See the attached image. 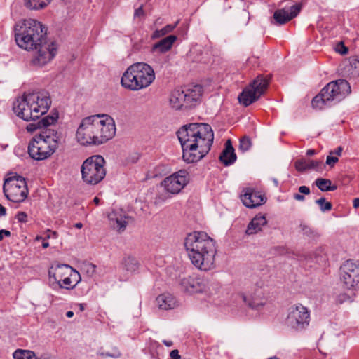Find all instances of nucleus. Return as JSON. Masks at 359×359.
Instances as JSON below:
<instances>
[{
  "label": "nucleus",
  "instance_id": "nucleus-1",
  "mask_svg": "<svg viewBox=\"0 0 359 359\" xmlns=\"http://www.w3.org/2000/svg\"><path fill=\"white\" fill-rule=\"evenodd\" d=\"M15 38L20 48L36 50L31 60L35 67H43L56 55V44L47 39L45 27L37 20L27 19L19 22L15 27Z\"/></svg>",
  "mask_w": 359,
  "mask_h": 359
},
{
  "label": "nucleus",
  "instance_id": "nucleus-2",
  "mask_svg": "<svg viewBox=\"0 0 359 359\" xmlns=\"http://www.w3.org/2000/svg\"><path fill=\"white\" fill-rule=\"evenodd\" d=\"M182 149V158L188 163L197 162L210 150L214 133L207 123H190L177 133Z\"/></svg>",
  "mask_w": 359,
  "mask_h": 359
},
{
  "label": "nucleus",
  "instance_id": "nucleus-3",
  "mask_svg": "<svg viewBox=\"0 0 359 359\" xmlns=\"http://www.w3.org/2000/svg\"><path fill=\"white\" fill-rule=\"evenodd\" d=\"M184 247L195 267L205 271L214 267L217 253L215 242L206 233L194 231L188 234Z\"/></svg>",
  "mask_w": 359,
  "mask_h": 359
},
{
  "label": "nucleus",
  "instance_id": "nucleus-4",
  "mask_svg": "<svg viewBox=\"0 0 359 359\" xmlns=\"http://www.w3.org/2000/svg\"><path fill=\"white\" fill-rule=\"evenodd\" d=\"M51 104L46 92H37L24 95L13 103L14 113L20 118L29 121L39 118L46 114Z\"/></svg>",
  "mask_w": 359,
  "mask_h": 359
},
{
  "label": "nucleus",
  "instance_id": "nucleus-5",
  "mask_svg": "<svg viewBox=\"0 0 359 359\" xmlns=\"http://www.w3.org/2000/svg\"><path fill=\"white\" fill-rule=\"evenodd\" d=\"M61 134L51 128L42 130L29 144L28 153L36 161H43L50 157L61 143Z\"/></svg>",
  "mask_w": 359,
  "mask_h": 359
},
{
  "label": "nucleus",
  "instance_id": "nucleus-6",
  "mask_svg": "<svg viewBox=\"0 0 359 359\" xmlns=\"http://www.w3.org/2000/svg\"><path fill=\"white\" fill-rule=\"evenodd\" d=\"M155 80L154 69L145 62L130 65L122 75L121 86L128 90L137 91L149 87Z\"/></svg>",
  "mask_w": 359,
  "mask_h": 359
},
{
  "label": "nucleus",
  "instance_id": "nucleus-7",
  "mask_svg": "<svg viewBox=\"0 0 359 359\" xmlns=\"http://www.w3.org/2000/svg\"><path fill=\"white\" fill-rule=\"evenodd\" d=\"M351 93L349 83L344 79H338L327 84L311 102L313 108L322 109L343 100Z\"/></svg>",
  "mask_w": 359,
  "mask_h": 359
},
{
  "label": "nucleus",
  "instance_id": "nucleus-8",
  "mask_svg": "<svg viewBox=\"0 0 359 359\" xmlns=\"http://www.w3.org/2000/svg\"><path fill=\"white\" fill-rule=\"evenodd\" d=\"M104 164L105 160L100 155L88 158L81 168L82 180L89 185L99 184L106 175Z\"/></svg>",
  "mask_w": 359,
  "mask_h": 359
},
{
  "label": "nucleus",
  "instance_id": "nucleus-9",
  "mask_svg": "<svg viewBox=\"0 0 359 359\" xmlns=\"http://www.w3.org/2000/svg\"><path fill=\"white\" fill-rule=\"evenodd\" d=\"M3 191L6 198L13 203H22L28 195L25 180L20 175L6 179L3 186Z\"/></svg>",
  "mask_w": 359,
  "mask_h": 359
},
{
  "label": "nucleus",
  "instance_id": "nucleus-10",
  "mask_svg": "<svg viewBox=\"0 0 359 359\" xmlns=\"http://www.w3.org/2000/svg\"><path fill=\"white\" fill-rule=\"evenodd\" d=\"M269 77H264L262 75L257 76L250 86L238 95L239 102L245 107H248L257 100L265 93L269 83Z\"/></svg>",
  "mask_w": 359,
  "mask_h": 359
},
{
  "label": "nucleus",
  "instance_id": "nucleus-11",
  "mask_svg": "<svg viewBox=\"0 0 359 359\" xmlns=\"http://www.w3.org/2000/svg\"><path fill=\"white\" fill-rule=\"evenodd\" d=\"M97 128L96 116L83 118L76 131L77 141L83 145L100 144Z\"/></svg>",
  "mask_w": 359,
  "mask_h": 359
},
{
  "label": "nucleus",
  "instance_id": "nucleus-12",
  "mask_svg": "<svg viewBox=\"0 0 359 359\" xmlns=\"http://www.w3.org/2000/svg\"><path fill=\"white\" fill-rule=\"evenodd\" d=\"M287 324L292 329L300 331L308 327L310 313L308 309L301 304L291 306L287 315Z\"/></svg>",
  "mask_w": 359,
  "mask_h": 359
},
{
  "label": "nucleus",
  "instance_id": "nucleus-13",
  "mask_svg": "<svg viewBox=\"0 0 359 359\" xmlns=\"http://www.w3.org/2000/svg\"><path fill=\"white\" fill-rule=\"evenodd\" d=\"M253 287L248 292V295H243V301L251 308L259 309L266 303V298L264 292V281L258 277H253L252 280Z\"/></svg>",
  "mask_w": 359,
  "mask_h": 359
},
{
  "label": "nucleus",
  "instance_id": "nucleus-14",
  "mask_svg": "<svg viewBox=\"0 0 359 359\" xmlns=\"http://www.w3.org/2000/svg\"><path fill=\"white\" fill-rule=\"evenodd\" d=\"M190 181V175L186 170H180L165 177L161 182L166 193L172 195L179 194Z\"/></svg>",
  "mask_w": 359,
  "mask_h": 359
},
{
  "label": "nucleus",
  "instance_id": "nucleus-15",
  "mask_svg": "<svg viewBox=\"0 0 359 359\" xmlns=\"http://www.w3.org/2000/svg\"><path fill=\"white\" fill-rule=\"evenodd\" d=\"M341 280L348 289L359 284V263L346 261L341 266Z\"/></svg>",
  "mask_w": 359,
  "mask_h": 359
},
{
  "label": "nucleus",
  "instance_id": "nucleus-16",
  "mask_svg": "<svg viewBox=\"0 0 359 359\" xmlns=\"http://www.w3.org/2000/svg\"><path fill=\"white\" fill-rule=\"evenodd\" d=\"M96 121L98 122L97 135L101 144L115 135L116 126L114 120L104 115H96Z\"/></svg>",
  "mask_w": 359,
  "mask_h": 359
},
{
  "label": "nucleus",
  "instance_id": "nucleus-17",
  "mask_svg": "<svg viewBox=\"0 0 359 359\" xmlns=\"http://www.w3.org/2000/svg\"><path fill=\"white\" fill-rule=\"evenodd\" d=\"M207 285L208 281L198 276H188L180 280V290L189 294L205 292Z\"/></svg>",
  "mask_w": 359,
  "mask_h": 359
},
{
  "label": "nucleus",
  "instance_id": "nucleus-18",
  "mask_svg": "<svg viewBox=\"0 0 359 359\" xmlns=\"http://www.w3.org/2000/svg\"><path fill=\"white\" fill-rule=\"evenodd\" d=\"M243 192V194L241 195V199L247 208H254L265 203L266 201V198L264 195L253 189L246 188Z\"/></svg>",
  "mask_w": 359,
  "mask_h": 359
},
{
  "label": "nucleus",
  "instance_id": "nucleus-19",
  "mask_svg": "<svg viewBox=\"0 0 359 359\" xmlns=\"http://www.w3.org/2000/svg\"><path fill=\"white\" fill-rule=\"evenodd\" d=\"M109 224L119 233L125 231L129 223L130 217L126 215L121 210H112L108 215Z\"/></svg>",
  "mask_w": 359,
  "mask_h": 359
},
{
  "label": "nucleus",
  "instance_id": "nucleus-20",
  "mask_svg": "<svg viewBox=\"0 0 359 359\" xmlns=\"http://www.w3.org/2000/svg\"><path fill=\"white\" fill-rule=\"evenodd\" d=\"M301 8L300 4H294L288 9H278L275 11L273 18L277 24H285L295 18L300 12Z\"/></svg>",
  "mask_w": 359,
  "mask_h": 359
},
{
  "label": "nucleus",
  "instance_id": "nucleus-21",
  "mask_svg": "<svg viewBox=\"0 0 359 359\" xmlns=\"http://www.w3.org/2000/svg\"><path fill=\"white\" fill-rule=\"evenodd\" d=\"M74 269L67 264L52 266L49 271V280L52 284L61 283L64 277L69 275Z\"/></svg>",
  "mask_w": 359,
  "mask_h": 359
},
{
  "label": "nucleus",
  "instance_id": "nucleus-22",
  "mask_svg": "<svg viewBox=\"0 0 359 359\" xmlns=\"http://www.w3.org/2000/svg\"><path fill=\"white\" fill-rule=\"evenodd\" d=\"M184 95V107H191L195 106L200 100L202 95V88L200 86H194L191 88L182 89Z\"/></svg>",
  "mask_w": 359,
  "mask_h": 359
},
{
  "label": "nucleus",
  "instance_id": "nucleus-23",
  "mask_svg": "<svg viewBox=\"0 0 359 359\" xmlns=\"http://www.w3.org/2000/svg\"><path fill=\"white\" fill-rule=\"evenodd\" d=\"M295 168L299 172H304L308 170L320 171L323 170L322 161H313L308 158H301L295 162Z\"/></svg>",
  "mask_w": 359,
  "mask_h": 359
},
{
  "label": "nucleus",
  "instance_id": "nucleus-24",
  "mask_svg": "<svg viewBox=\"0 0 359 359\" xmlns=\"http://www.w3.org/2000/svg\"><path fill=\"white\" fill-rule=\"evenodd\" d=\"M177 37L175 35H170L156 43L152 47V51L158 53H164L170 50L173 43L177 41Z\"/></svg>",
  "mask_w": 359,
  "mask_h": 359
},
{
  "label": "nucleus",
  "instance_id": "nucleus-25",
  "mask_svg": "<svg viewBox=\"0 0 359 359\" xmlns=\"http://www.w3.org/2000/svg\"><path fill=\"white\" fill-rule=\"evenodd\" d=\"M156 304L163 310L172 309L177 306V302L174 296L169 293H163L156 299Z\"/></svg>",
  "mask_w": 359,
  "mask_h": 359
},
{
  "label": "nucleus",
  "instance_id": "nucleus-26",
  "mask_svg": "<svg viewBox=\"0 0 359 359\" xmlns=\"http://www.w3.org/2000/svg\"><path fill=\"white\" fill-rule=\"evenodd\" d=\"M267 223L266 217L264 215H257L249 223L246 229V233L252 235L262 231V227Z\"/></svg>",
  "mask_w": 359,
  "mask_h": 359
},
{
  "label": "nucleus",
  "instance_id": "nucleus-27",
  "mask_svg": "<svg viewBox=\"0 0 359 359\" xmlns=\"http://www.w3.org/2000/svg\"><path fill=\"white\" fill-rule=\"evenodd\" d=\"M219 160L225 165H231L236 160L234 149L229 140L225 143V148L219 156Z\"/></svg>",
  "mask_w": 359,
  "mask_h": 359
},
{
  "label": "nucleus",
  "instance_id": "nucleus-28",
  "mask_svg": "<svg viewBox=\"0 0 359 359\" xmlns=\"http://www.w3.org/2000/svg\"><path fill=\"white\" fill-rule=\"evenodd\" d=\"M80 274L76 270L73 269L69 275L62 280L61 283L57 285L60 288H65L67 290L73 289L80 281Z\"/></svg>",
  "mask_w": 359,
  "mask_h": 359
},
{
  "label": "nucleus",
  "instance_id": "nucleus-29",
  "mask_svg": "<svg viewBox=\"0 0 359 359\" xmlns=\"http://www.w3.org/2000/svg\"><path fill=\"white\" fill-rule=\"evenodd\" d=\"M57 116H47L37 123H32L27 126L26 129L28 132L32 133L38 128H48V127L56 122Z\"/></svg>",
  "mask_w": 359,
  "mask_h": 359
},
{
  "label": "nucleus",
  "instance_id": "nucleus-30",
  "mask_svg": "<svg viewBox=\"0 0 359 359\" xmlns=\"http://www.w3.org/2000/svg\"><path fill=\"white\" fill-rule=\"evenodd\" d=\"M182 89L174 90L170 97V104L175 109H180L184 107V95Z\"/></svg>",
  "mask_w": 359,
  "mask_h": 359
},
{
  "label": "nucleus",
  "instance_id": "nucleus-31",
  "mask_svg": "<svg viewBox=\"0 0 359 359\" xmlns=\"http://www.w3.org/2000/svg\"><path fill=\"white\" fill-rule=\"evenodd\" d=\"M121 266L122 269L128 273H133L138 271L140 264L135 257L126 255L122 259Z\"/></svg>",
  "mask_w": 359,
  "mask_h": 359
},
{
  "label": "nucleus",
  "instance_id": "nucleus-32",
  "mask_svg": "<svg viewBox=\"0 0 359 359\" xmlns=\"http://www.w3.org/2000/svg\"><path fill=\"white\" fill-rule=\"evenodd\" d=\"M52 0H24L26 8L29 10H40L46 8Z\"/></svg>",
  "mask_w": 359,
  "mask_h": 359
},
{
  "label": "nucleus",
  "instance_id": "nucleus-33",
  "mask_svg": "<svg viewBox=\"0 0 359 359\" xmlns=\"http://www.w3.org/2000/svg\"><path fill=\"white\" fill-rule=\"evenodd\" d=\"M316 185L322 191H334L337 187L336 185H331L332 182L330 180L318 178L315 181Z\"/></svg>",
  "mask_w": 359,
  "mask_h": 359
},
{
  "label": "nucleus",
  "instance_id": "nucleus-34",
  "mask_svg": "<svg viewBox=\"0 0 359 359\" xmlns=\"http://www.w3.org/2000/svg\"><path fill=\"white\" fill-rule=\"evenodd\" d=\"M13 356L14 359H37L33 351L23 349H17Z\"/></svg>",
  "mask_w": 359,
  "mask_h": 359
},
{
  "label": "nucleus",
  "instance_id": "nucleus-35",
  "mask_svg": "<svg viewBox=\"0 0 359 359\" xmlns=\"http://www.w3.org/2000/svg\"><path fill=\"white\" fill-rule=\"evenodd\" d=\"M178 22H179V21H177L173 25H166L165 27H164L163 28H162L161 29L156 30L153 33L152 38H154V39L160 38L161 36H163L166 35L168 33L172 32L173 31V29L178 25Z\"/></svg>",
  "mask_w": 359,
  "mask_h": 359
},
{
  "label": "nucleus",
  "instance_id": "nucleus-36",
  "mask_svg": "<svg viewBox=\"0 0 359 359\" xmlns=\"http://www.w3.org/2000/svg\"><path fill=\"white\" fill-rule=\"evenodd\" d=\"M251 146H252V142H251L250 139L248 137L244 136L242 138H241L239 149L242 151L245 152V151H248L250 149Z\"/></svg>",
  "mask_w": 359,
  "mask_h": 359
},
{
  "label": "nucleus",
  "instance_id": "nucleus-37",
  "mask_svg": "<svg viewBox=\"0 0 359 359\" xmlns=\"http://www.w3.org/2000/svg\"><path fill=\"white\" fill-rule=\"evenodd\" d=\"M316 203L319 205L322 212L329 211L332 209V204L326 201L325 198H320L316 201Z\"/></svg>",
  "mask_w": 359,
  "mask_h": 359
},
{
  "label": "nucleus",
  "instance_id": "nucleus-38",
  "mask_svg": "<svg viewBox=\"0 0 359 359\" xmlns=\"http://www.w3.org/2000/svg\"><path fill=\"white\" fill-rule=\"evenodd\" d=\"M350 67L353 69L351 74L353 76H359V57L358 59H353L350 62Z\"/></svg>",
  "mask_w": 359,
  "mask_h": 359
},
{
  "label": "nucleus",
  "instance_id": "nucleus-39",
  "mask_svg": "<svg viewBox=\"0 0 359 359\" xmlns=\"http://www.w3.org/2000/svg\"><path fill=\"white\" fill-rule=\"evenodd\" d=\"M83 269L89 276H93L95 273L96 266L93 264L87 263L83 266Z\"/></svg>",
  "mask_w": 359,
  "mask_h": 359
},
{
  "label": "nucleus",
  "instance_id": "nucleus-40",
  "mask_svg": "<svg viewBox=\"0 0 359 359\" xmlns=\"http://www.w3.org/2000/svg\"><path fill=\"white\" fill-rule=\"evenodd\" d=\"M339 161V158L337 156H335L334 155H331L330 153L326 158V164L331 168H333L336 163H337Z\"/></svg>",
  "mask_w": 359,
  "mask_h": 359
},
{
  "label": "nucleus",
  "instance_id": "nucleus-41",
  "mask_svg": "<svg viewBox=\"0 0 359 359\" xmlns=\"http://www.w3.org/2000/svg\"><path fill=\"white\" fill-rule=\"evenodd\" d=\"M335 50L341 55H346L348 53V48L344 45L342 42H339L337 44Z\"/></svg>",
  "mask_w": 359,
  "mask_h": 359
},
{
  "label": "nucleus",
  "instance_id": "nucleus-42",
  "mask_svg": "<svg viewBox=\"0 0 359 359\" xmlns=\"http://www.w3.org/2000/svg\"><path fill=\"white\" fill-rule=\"evenodd\" d=\"M350 296L346 293L340 294L337 299V302L339 304H342L346 301L350 300Z\"/></svg>",
  "mask_w": 359,
  "mask_h": 359
},
{
  "label": "nucleus",
  "instance_id": "nucleus-43",
  "mask_svg": "<svg viewBox=\"0 0 359 359\" xmlns=\"http://www.w3.org/2000/svg\"><path fill=\"white\" fill-rule=\"evenodd\" d=\"M15 218L18 219L19 222H26L27 215L25 212H19L16 216Z\"/></svg>",
  "mask_w": 359,
  "mask_h": 359
},
{
  "label": "nucleus",
  "instance_id": "nucleus-44",
  "mask_svg": "<svg viewBox=\"0 0 359 359\" xmlns=\"http://www.w3.org/2000/svg\"><path fill=\"white\" fill-rule=\"evenodd\" d=\"M343 151V148L341 147H338L334 150H332L330 151L331 155H334L335 156H340L341 155Z\"/></svg>",
  "mask_w": 359,
  "mask_h": 359
},
{
  "label": "nucleus",
  "instance_id": "nucleus-45",
  "mask_svg": "<svg viewBox=\"0 0 359 359\" xmlns=\"http://www.w3.org/2000/svg\"><path fill=\"white\" fill-rule=\"evenodd\" d=\"M106 355L112 357V358H118L121 356V353L118 349H114L113 353H106Z\"/></svg>",
  "mask_w": 359,
  "mask_h": 359
},
{
  "label": "nucleus",
  "instance_id": "nucleus-46",
  "mask_svg": "<svg viewBox=\"0 0 359 359\" xmlns=\"http://www.w3.org/2000/svg\"><path fill=\"white\" fill-rule=\"evenodd\" d=\"M11 236V232L6 229L0 230V241L3 240L4 236L9 237Z\"/></svg>",
  "mask_w": 359,
  "mask_h": 359
},
{
  "label": "nucleus",
  "instance_id": "nucleus-47",
  "mask_svg": "<svg viewBox=\"0 0 359 359\" xmlns=\"http://www.w3.org/2000/svg\"><path fill=\"white\" fill-rule=\"evenodd\" d=\"M299 191L304 194H310V189L306 186H301L299 188Z\"/></svg>",
  "mask_w": 359,
  "mask_h": 359
},
{
  "label": "nucleus",
  "instance_id": "nucleus-48",
  "mask_svg": "<svg viewBox=\"0 0 359 359\" xmlns=\"http://www.w3.org/2000/svg\"><path fill=\"white\" fill-rule=\"evenodd\" d=\"M170 356L171 359H180V355L177 349L172 350L170 353Z\"/></svg>",
  "mask_w": 359,
  "mask_h": 359
},
{
  "label": "nucleus",
  "instance_id": "nucleus-49",
  "mask_svg": "<svg viewBox=\"0 0 359 359\" xmlns=\"http://www.w3.org/2000/svg\"><path fill=\"white\" fill-rule=\"evenodd\" d=\"M143 14H144V11H143L142 7L140 6L135 10L134 15H135V17H140L141 15H143Z\"/></svg>",
  "mask_w": 359,
  "mask_h": 359
},
{
  "label": "nucleus",
  "instance_id": "nucleus-50",
  "mask_svg": "<svg viewBox=\"0 0 359 359\" xmlns=\"http://www.w3.org/2000/svg\"><path fill=\"white\" fill-rule=\"evenodd\" d=\"M293 198L299 201H303L305 199L304 196L299 194H294L293 196Z\"/></svg>",
  "mask_w": 359,
  "mask_h": 359
},
{
  "label": "nucleus",
  "instance_id": "nucleus-51",
  "mask_svg": "<svg viewBox=\"0 0 359 359\" xmlns=\"http://www.w3.org/2000/svg\"><path fill=\"white\" fill-rule=\"evenodd\" d=\"M57 235V234L55 231H48V234L47 235L46 238H56Z\"/></svg>",
  "mask_w": 359,
  "mask_h": 359
},
{
  "label": "nucleus",
  "instance_id": "nucleus-52",
  "mask_svg": "<svg viewBox=\"0 0 359 359\" xmlns=\"http://www.w3.org/2000/svg\"><path fill=\"white\" fill-rule=\"evenodd\" d=\"M6 214V208L0 204V216H5Z\"/></svg>",
  "mask_w": 359,
  "mask_h": 359
},
{
  "label": "nucleus",
  "instance_id": "nucleus-53",
  "mask_svg": "<svg viewBox=\"0 0 359 359\" xmlns=\"http://www.w3.org/2000/svg\"><path fill=\"white\" fill-rule=\"evenodd\" d=\"M353 207L355 208L359 207V198H354L353 201Z\"/></svg>",
  "mask_w": 359,
  "mask_h": 359
},
{
  "label": "nucleus",
  "instance_id": "nucleus-54",
  "mask_svg": "<svg viewBox=\"0 0 359 359\" xmlns=\"http://www.w3.org/2000/svg\"><path fill=\"white\" fill-rule=\"evenodd\" d=\"M163 343L168 347H170L173 344L172 341L170 340H163Z\"/></svg>",
  "mask_w": 359,
  "mask_h": 359
},
{
  "label": "nucleus",
  "instance_id": "nucleus-55",
  "mask_svg": "<svg viewBox=\"0 0 359 359\" xmlns=\"http://www.w3.org/2000/svg\"><path fill=\"white\" fill-rule=\"evenodd\" d=\"M315 154H316V151L313 149H309L306 151L307 156H312V155H314Z\"/></svg>",
  "mask_w": 359,
  "mask_h": 359
},
{
  "label": "nucleus",
  "instance_id": "nucleus-56",
  "mask_svg": "<svg viewBox=\"0 0 359 359\" xmlns=\"http://www.w3.org/2000/svg\"><path fill=\"white\" fill-rule=\"evenodd\" d=\"M48 246H49V243L46 241L45 239H43V243H42V247L43 248H47Z\"/></svg>",
  "mask_w": 359,
  "mask_h": 359
},
{
  "label": "nucleus",
  "instance_id": "nucleus-57",
  "mask_svg": "<svg viewBox=\"0 0 359 359\" xmlns=\"http://www.w3.org/2000/svg\"><path fill=\"white\" fill-rule=\"evenodd\" d=\"M37 359H54L53 358H51L47 355H41V357L39 358H37Z\"/></svg>",
  "mask_w": 359,
  "mask_h": 359
},
{
  "label": "nucleus",
  "instance_id": "nucleus-58",
  "mask_svg": "<svg viewBox=\"0 0 359 359\" xmlns=\"http://www.w3.org/2000/svg\"><path fill=\"white\" fill-rule=\"evenodd\" d=\"M74 316V312L72 311H69L66 313V316L67 318H72Z\"/></svg>",
  "mask_w": 359,
  "mask_h": 359
},
{
  "label": "nucleus",
  "instance_id": "nucleus-59",
  "mask_svg": "<svg viewBox=\"0 0 359 359\" xmlns=\"http://www.w3.org/2000/svg\"><path fill=\"white\" fill-rule=\"evenodd\" d=\"M93 202L96 205H99V203H100V198L98 197H95L94 199H93Z\"/></svg>",
  "mask_w": 359,
  "mask_h": 359
},
{
  "label": "nucleus",
  "instance_id": "nucleus-60",
  "mask_svg": "<svg viewBox=\"0 0 359 359\" xmlns=\"http://www.w3.org/2000/svg\"><path fill=\"white\" fill-rule=\"evenodd\" d=\"M79 306L80 311H83L85 309V305L83 304H79Z\"/></svg>",
  "mask_w": 359,
  "mask_h": 359
},
{
  "label": "nucleus",
  "instance_id": "nucleus-61",
  "mask_svg": "<svg viewBox=\"0 0 359 359\" xmlns=\"http://www.w3.org/2000/svg\"><path fill=\"white\" fill-rule=\"evenodd\" d=\"M75 226L78 229H80L82 227V224L81 223H77L76 224Z\"/></svg>",
  "mask_w": 359,
  "mask_h": 359
},
{
  "label": "nucleus",
  "instance_id": "nucleus-62",
  "mask_svg": "<svg viewBox=\"0 0 359 359\" xmlns=\"http://www.w3.org/2000/svg\"><path fill=\"white\" fill-rule=\"evenodd\" d=\"M273 182L276 184V185L278 186V180L275 179L273 180Z\"/></svg>",
  "mask_w": 359,
  "mask_h": 359
},
{
  "label": "nucleus",
  "instance_id": "nucleus-63",
  "mask_svg": "<svg viewBox=\"0 0 359 359\" xmlns=\"http://www.w3.org/2000/svg\"><path fill=\"white\" fill-rule=\"evenodd\" d=\"M40 239H43V238L42 237H41V236H37L36 237V240H40Z\"/></svg>",
  "mask_w": 359,
  "mask_h": 359
}]
</instances>
